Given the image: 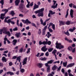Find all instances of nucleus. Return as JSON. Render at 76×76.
<instances>
[{
	"label": "nucleus",
	"mask_w": 76,
	"mask_h": 76,
	"mask_svg": "<svg viewBox=\"0 0 76 76\" xmlns=\"http://www.w3.org/2000/svg\"><path fill=\"white\" fill-rule=\"evenodd\" d=\"M57 53V50H54L52 52V53L55 56L56 55V53Z\"/></svg>",
	"instance_id": "32"
},
{
	"label": "nucleus",
	"mask_w": 76,
	"mask_h": 76,
	"mask_svg": "<svg viewBox=\"0 0 76 76\" xmlns=\"http://www.w3.org/2000/svg\"><path fill=\"white\" fill-rule=\"evenodd\" d=\"M39 8V6H38V5H37L36 4H35L34 7L33 9H34V10H35V9H38V8Z\"/></svg>",
	"instance_id": "18"
},
{
	"label": "nucleus",
	"mask_w": 76,
	"mask_h": 76,
	"mask_svg": "<svg viewBox=\"0 0 76 76\" xmlns=\"http://www.w3.org/2000/svg\"><path fill=\"white\" fill-rule=\"evenodd\" d=\"M47 26H45L44 28L43 29V32H45V31H46V29H47Z\"/></svg>",
	"instance_id": "31"
},
{
	"label": "nucleus",
	"mask_w": 76,
	"mask_h": 76,
	"mask_svg": "<svg viewBox=\"0 0 76 76\" xmlns=\"http://www.w3.org/2000/svg\"><path fill=\"white\" fill-rule=\"evenodd\" d=\"M68 57L70 60H72V59H73V57L72 56H68Z\"/></svg>",
	"instance_id": "46"
},
{
	"label": "nucleus",
	"mask_w": 76,
	"mask_h": 76,
	"mask_svg": "<svg viewBox=\"0 0 76 76\" xmlns=\"http://www.w3.org/2000/svg\"><path fill=\"white\" fill-rule=\"evenodd\" d=\"M54 61V60H51L50 61H49L48 62V64H52L53 62Z\"/></svg>",
	"instance_id": "28"
},
{
	"label": "nucleus",
	"mask_w": 76,
	"mask_h": 76,
	"mask_svg": "<svg viewBox=\"0 0 76 76\" xmlns=\"http://www.w3.org/2000/svg\"><path fill=\"white\" fill-rule=\"evenodd\" d=\"M9 10V8H8V10L7 9H4L2 10V12H5L4 13V14H1L0 17V18L1 19H2V20L4 19V18L5 14L7 13V12H8Z\"/></svg>",
	"instance_id": "2"
},
{
	"label": "nucleus",
	"mask_w": 76,
	"mask_h": 76,
	"mask_svg": "<svg viewBox=\"0 0 76 76\" xmlns=\"http://www.w3.org/2000/svg\"><path fill=\"white\" fill-rule=\"evenodd\" d=\"M67 61H66L65 62L63 63V65L64 67H66L67 66Z\"/></svg>",
	"instance_id": "29"
},
{
	"label": "nucleus",
	"mask_w": 76,
	"mask_h": 76,
	"mask_svg": "<svg viewBox=\"0 0 76 76\" xmlns=\"http://www.w3.org/2000/svg\"><path fill=\"white\" fill-rule=\"evenodd\" d=\"M46 47L47 46H44L42 48L41 50L44 52H45V51H47V48H46Z\"/></svg>",
	"instance_id": "7"
},
{
	"label": "nucleus",
	"mask_w": 76,
	"mask_h": 76,
	"mask_svg": "<svg viewBox=\"0 0 76 76\" xmlns=\"http://www.w3.org/2000/svg\"><path fill=\"white\" fill-rule=\"evenodd\" d=\"M22 63H21V62H20V65H19V67H20V70L21 69V67H22Z\"/></svg>",
	"instance_id": "49"
},
{
	"label": "nucleus",
	"mask_w": 76,
	"mask_h": 76,
	"mask_svg": "<svg viewBox=\"0 0 76 76\" xmlns=\"http://www.w3.org/2000/svg\"><path fill=\"white\" fill-rule=\"evenodd\" d=\"M75 50H76V48H74L72 50V53H75Z\"/></svg>",
	"instance_id": "45"
},
{
	"label": "nucleus",
	"mask_w": 76,
	"mask_h": 76,
	"mask_svg": "<svg viewBox=\"0 0 76 76\" xmlns=\"http://www.w3.org/2000/svg\"><path fill=\"white\" fill-rule=\"evenodd\" d=\"M47 58L44 57L43 58V61H45L46 60H47Z\"/></svg>",
	"instance_id": "57"
},
{
	"label": "nucleus",
	"mask_w": 76,
	"mask_h": 76,
	"mask_svg": "<svg viewBox=\"0 0 76 76\" xmlns=\"http://www.w3.org/2000/svg\"><path fill=\"white\" fill-rule=\"evenodd\" d=\"M22 21L24 23H29V24H31V21H29V20L28 19H26L25 20H23Z\"/></svg>",
	"instance_id": "5"
},
{
	"label": "nucleus",
	"mask_w": 76,
	"mask_h": 76,
	"mask_svg": "<svg viewBox=\"0 0 76 76\" xmlns=\"http://www.w3.org/2000/svg\"><path fill=\"white\" fill-rule=\"evenodd\" d=\"M7 29L6 28H4L2 29H1L0 31V34L1 35L2 34V32H3V34H8V35L9 37H10V31H7Z\"/></svg>",
	"instance_id": "1"
},
{
	"label": "nucleus",
	"mask_w": 76,
	"mask_h": 76,
	"mask_svg": "<svg viewBox=\"0 0 76 76\" xmlns=\"http://www.w3.org/2000/svg\"><path fill=\"white\" fill-rule=\"evenodd\" d=\"M50 67H48L47 68V72L48 73H49L50 71Z\"/></svg>",
	"instance_id": "35"
},
{
	"label": "nucleus",
	"mask_w": 76,
	"mask_h": 76,
	"mask_svg": "<svg viewBox=\"0 0 76 76\" xmlns=\"http://www.w3.org/2000/svg\"><path fill=\"white\" fill-rule=\"evenodd\" d=\"M42 25H43V26H45L46 25V22H45L44 23H42Z\"/></svg>",
	"instance_id": "58"
},
{
	"label": "nucleus",
	"mask_w": 76,
	"mask_h": 76,
	"mask_svg": "<svg viewBox=\"0 0 76 76\" xmlns=\"http://www.w3.org/2000/svg\"><path fill=\"white\" fill-rule=\"evenodd\" d=\"M45 55L47 56H48L49 55V54L48 53V52H47V53H45Z\"/></svg>",
	"instance_id": "56"
},
{
	"label": "nucleus",
	"mask_w": 76,
	"mask_h": 76,
	"mask_svg": "<svg viewBox=\"0 0 76 76\" xmlns=\"http://www.w3.org/2000/svg\"><path fill=\"white\" fill-rule=\"evenodd\" d=\"M48 63L45 64V66H46V67H50V66L49 65H48Z\"/></svg>",
	"instance_id": "53"
},
{
	"label": "nucleus",
	"mask_w": 76,
	"mask_h": 76,
	"mask_svg": "<svg viewBox=\"0 0 76 76\" xmlns=\"http://www.w3.org/2000/svg\"><path fill=\"white\" fill-rule=\"evenodd\" d=\"M53 64H56V63H60V61H55L53 63Z\"/></svg>",
	"instance_id": "51"
},
{
	"label": "nucleus",
	"mask_w": 76,
	"mask_h": 76,
	"mask_svg": "<svg viewBox=\"0 0 76 76\" xmlns=\"http://www.w3.org/2000/svg\"><path fill=\"white\" fill-rule=\"evenodd\" d=\"M44 16V14H43V12H39V14H38V16L39 17H43V16Z\"/></svg>",
	"instance_id": "16"
},
{
	"label": "nucleus",
	"mask_w": 76,
	"mask_h": 76,
	"mask_svg": "<svg viewBox=\"0 0 76 76\" xmlns=\"http://www.w3.org/2000/svg\"><path fill=\"white\" fill-rule=\"evenodd\" d=\"M58 67L56 65H54V66L52 67V69L53 71H54L56 69H57Z\"/></svg>",
	"instance_id": "15"
},
{
	"label": "nucleus",
	"mask_w": 76,
	"mask_h": 76,
	"mask_svg": "<svg viewBox=\"0 0 76 76\" xmlns=\"http://www.w3.org/2000/svg\"><path fill=\"white\" fill-rule=\"evenodd\" d=\"M52 28L53 29V30H55V24H53L52 25Z\"/></svg>",
	"instance_id": "39"
},
{
	"label": "nucleus",
	"mask_w": 76,
	"mask_h": 76,
	"mask_svg": "<svg viewBox=\"0 0 76 76\" xmlns=\"http://www.w3.org/2000/svg\"><path fill=\"white\" fill-rule=\"evenodd\" d=\"M20 58H21V56H20L18 57H17V61L15 63V64H16L17 63V61L18 60L19 62L20 61Z\"/></svg>",
	"instance_id": "14"
},
{
	"label": "nucleus",
	"mask_w": 76,
	"mask_h": 76,
	"mask_svg": "<svg viewBox=\"0 0 76 76\" xmlns=\"http://www.w3.org/2000/svg\"><path fill=\"white\" fill-rule=\"evenodd\" d=\"M10 15H11L12 16H13L14 15H15V12H13V11H12L10 13Z\"/></svg>",
	"instance_id": "26"
},
{
	"label": "nucleus",
	"mask_w": 76,
	"mask_h": 76,
	"mask_svg": "<svg viewBox=\"0 0 76 76\" xmlns=\"http://www.w3.org/2000/svg\"><path fill=\"white\" fill-rule=\"evenodd\" d=\"M73 10L71 9L70 11V16H71L72 18H73Z\"/></svg>",
	"instance_id": "9"
},
{
	"label": "nucleus",
	"mask_w": 76,
	"mask_h": 76,
	"mask_svg": "<svg viewBox=\"0 0 76 76\" xmlns=\"http://www.w3.org/2000/svg\"><path fill=\"white\" fill-rule=\"evenodd\" d=\"M23 51V48H21L19 50V53H22Z\"/></svg>",
	"instance_id": "42"
},
{
	"label": "nucleus",
	"mask_w": 76,
	"mask_h": 76,
	"mask_svg": "<svg viewBox=\"0 0 76 76\" xmlns=\"http://www.w3.org/2000/svg\"><path fill=\"white\" fill-rule=\"evenodd\" d=\"M44 53H41V54L39 55V57H41L42 56H44Z\"/></svg>",
	"instance_id": "63"
},
{
	"label": "nucleus",
	"mask_w": 76,
	"mask_h": 76,
	"mask_svg": "<svg viewBox=\"0 0 76 76\" xmlns=\"http://www.w3.org/2000/svg\"><path fill=\"white\" fill-rule=\"evenodd\" d=\"M68 15H69V12H68V10L67 11L66 14L65 15L66 18H67V16H68Z\"/></svg>",
	"instance_id": "41"
},
{
	"label": "nucleus",
	"mask_w": 76,
	"mask_h": 76,
	"mask_svg": "<svg viewBox=\"0 0 76 76\" xmlns=\"http://www.w3.org/2000/svg\"><path fill=\"white\" fill-rule=\"evenodd\" d=\"M41 29H39L38 31V34L39 35H41Z\"/></svg>",
	"instance_id": "44"
},
{
	"label": "nucleus",
	"mask_w": 76,
	"mask_h": 76,
	"mask_svg": "<svg viewBox=\"0 0 76 76\" xmlns=\"http://www.w3.org/2000/svg\"><path fill=\"white\" fill-rule=\"evenodd\" d=\"M46 43V42H45V41H43L42 42L41 41H39V45H42V44H43L44 45H45V44Z\"/></svg>",
	"instance_id": "10"
},
{
	"label": "nucleus",
	"mask_w": 76,
	"mask_h": 76,
	"mask_svg": "<svg viewBox=\"0 0 76 76\" xmlns=\"http://www.w3.org/2000/svg\"><path fill=\"white\" fill-rule=\"evenodd\" d=\"M34 13L37 14V13H40V12H39V10H37V11H35L34 12Z\"/></svg>",
	"instance_id": "55"
},
{
	"label": "nucleus",
	"mask_w": 76,
	"mask_h": 76,
	"mask_svg": "<svg viewBox=\"0 0 76 76\" xmlns=\"http://www.w3.org/2000/svg\"><path fill=\"white\" fill-rule=\"evenodd\" d=\"M30 4H28L26 5V7L27 8H29L30 7Z\"/></svg>",
	"instance_id": "47"
},
{
	"label": "nucleus",
	"mask_w": 76,
	"mask_h": 76,
	"mask_svg": "<svg viewBox=\"0 0 76 76\" xmlns=\"http://www.w3.org/2000/svg\"><path fill=\"white\" fill-rule=\"evenodd\" d=\"M24 72H25V69H20V72H21V73H23Z\"/></svg>",
	"instance_id": "38"
},
{
	"label": "nucleus",
	"mask_w": 76,
	"mask_h": 76,
	"mask_svg": "<svg viewBox=\"0 0 76 76\" xmlns=\"http://www.w3.org/2000/svg\"><path fill=\"white\" fill-rule=\"evenodd\" d=\"M75 65V63H73L72 64H68L67 66V68H69V67H72V66H73Z\"/></svg>",
	"instance_id": "11"
},
{
	"label": "nucleus",
	"mask_w": 76,
	"mask_h": 76,
	"mask_svg": "<svg viewBox=\"0 0 76 76\" xmlns=\"http://www.w3.org/2000/svg\"><path fill=\"white\" fill-rule=\"evenodd\" d=\"M45 42H46V44H45V45H47V44H48V45H51V42L50 41H45Z\"/></svg>",
	"instance_id": "19"
},
{
	"label": "nucleus",
	"mask_w": 76,
	"mask_h": 76,
	"mask_svg": "<svg viewBox=\"0 0 76 76\" xmlns=\"http://www.w3.org/2000/svg\"><path fill=\"white\" fill-rule=\"evenodd\" d=\"M40 21L41 23V24H42V23H43V20L42 19H40Z\"/></svg>",
	"instance_id": "62"
},
{
	"label": "nucleus",
	"mask_w": 76,
	"mask_h": 76,
	"mask_svg": "<svg viewBox=\"0 0 76 76\" xmlns=\"http://www.w3.org/2000/svg\"><path fill=\"white\" fill-rule=\"evenodd\" d=\"M16 42H17V40L16 39H14L12 41V43L14 45H16Z\"/></svg>",
	"instance_id": "20"
},
{
	"label": "nucleus",
	"mask_w": 76,
	"mask_h": 76,
	"mask_svg": "<svg viewBox=\"0 0 76 76\" xmlns=\"http://www.w3.org/2000/svg\"><path fill=\"white\" fill-rule=\"evenodd\" d=\"M19 3H20V0H16L15 1L16 6H18Z\"/></svg>",
	"instance_id": "12"
},
{
	"label": "nucleus",
	"mask_w": 76,
	"mask_h": 76,
	"mask_svg": "<svg viewBox=\"0 0 76 76\" xmlns=\"http://www.w3.org/2000/svg\"><path fill=\"white\" fill-rule=\"evenodd\" d=\"M39 12L42 13V12H43V11L44 10V8H42L40 9H39Z\"/></svg>",
	"instance_id": "25"
},
{
	"label": "nucleus",
	"mask_w": 76,
	"mask_h": 76,
	"mask_svg": "<svg viewBox=\"0 0 76 76\" xmlns=\"http://www.w3.org/2000/svg\"><path fill=\"white\" fill-rule=\"evenodd\" d=\"M49 32L51 33L53 32V30L52 29H51V28H49Z\"/></svg>",
	"instance_id": "50"
},
{
	"label": "nucleus",
	"mask_w": 76,
	"mask_h": 76,
	"mask_svg": "<svg viewBox=\"0 0 76 76\" xmlns=\"http://www.w3.org/2000/svg\"><path fill=\"white\" fill-rule=\"evenodd\" d=\"M34 5L33 2H32L30 4V6L31 7H32V6Z\"/></svg>",
	"instance_id": "59"
},
{
	"label": "nucleus",
	"mask_w": 76,
	"mask_h": 76,
	"mask_svg": "<svg viewBox=\"0 0 76 76\" xmlns=\"http://www.w3.org/2000/svg\"><path fill=\"white\" fill-rule=\"evenodd\" d=\"M64 34L68 36H69V35H70V34L69 32V31H67L66 32H64Z\"/></svg>",
	"instance_id": "30"
},
{
	"label": "nucleus",
	"mask_w": 76,
	"mask_h": 76,
	"mask_svg": "<svg viewBox=\"0 0 76 76\" xmlns=\"http://www.w3.org/2000/svg\"><path fill=\"white\" fill-rule=\"evenodd\" d=\"M28 12H29V10H24L22 11V12L24 14H26V13H27Z\"/></svg>",
	"instance_id": "21"
},
{
	"label": "nucleus",
	"mask_w": 76,
	"mask_h": 76,
	"mask_svg": "<svg viewBox=\"0 0 76 76\" xmlns=\"http://www.w3.org/2000/svg\"><path fill=\"white\" fill-rule=\"evenodd\" d=\"M30 50H31V48H28L27 49V51L26 52L27 54H28L29 53H30L31 51Z\"/></svg>",
	"instance_id": "33"
},
{
	"label": "nucleus",
	"mask_w": 76,
	"mask_h": 76,
	"mask_svg": "<svg viewBox=\"0 0 76 76\" xmlns=\"http://www.w3.org/2000/svg\"><path fill=\"white\" fill-rule=\"evenodd\" d=\"M56 48L57 49H59V50H61L63 48H64V45H61V43H58L56 42Z\"/></svg>",
	"instance_id": "3"
},
{
	"label": "nucleus",
	"mask_w": 76,
	"mask_h": 76,
	"mask_svg": "<svg viewBox=\"0 0 76 76\" xmlns=\"http://www.w3.org/2000/svg\"><path fill=\"white\" fill-rule=\"evenodd\" d=\"M18 27H16L14 28L13 29V31H18Z\"/></svg>",
	"instance_id": "43"
},
{
	"label": "nucleus",
	"mask_w": 76,
	"mask_h": 76,
	"mask_svg": "<svg viewBox=\"0 0 76 76\" xmlns=\"http://www.w3.org/2000/svg\"><path fill=\"white\" fill-rule=\"evenodd\" d=\"M40 54V53H38L35 56H36V57H38Z\"/></svg>",
	"instance_id": "54"
},
{
	"label": "nucleus",
	"mask_w": 76,
	"mask_h": 76,
	"mask_svg": "<svg viewBox=\"0 0 76 76\" xmlns=\"http://www.w3.org/2000/svg\"><path fill=\"white\" fill-rule=\"evenodd\" d=\"M68 50L69 51H72V48L71 46H69L68 48Z\"/></svg>",
	"instance_id": "36"
},
{
	"label": "nucleus",
	"mask_w": 76,
	"mask_h": 76,
	"mask_svg": "<svg viewBox=\"0 0 76 76\" xmlns=\"http://www.w3.org/2000/svg\"><path fill=\"white\" fill-rule=\"evenodd\" d=\"M32 26H34V27H35V28H37V26L35 25V24L34 23H31Z\"/></svg>",
	"instance_id": "52"
},
{
	"label": "nucleus",
	"mask_w": 76,
	"mask_h": 76,
	"mask_svg": "<svg viewBox=\"0 0 76 76\" xmlns=\"http://www.w3.org/2000/svg\"><path fill=\"white\" fill-rule=\"evenodd\" d=\"M19 17H22V18L24 16L23 14H20L19 15Z\"/></svg>",
	"instance_id": "48"
},
{
	"label": "nucleus",
	"mask_w": 76,
	"mask_h": 76,
	"mask_svg": "<svg viewBox=\"0 0 76 76\" xmlns=\"http://www.w3.org/2000/svg\"><path fill=\"white\" fill-rule=\"evenodd\" d=\"M11 20L10 19H8V20L7 21V23H10V22H11Z\"/></svg>",
	"instance_id": "60"
},
{
	"label": "nucleus",
	"mask_w": 76,
	"mask_h": 76,
	"mask_svg": "<svg viewBox=\"0 0 76 76\" xmlns=\"http://www.w3.org/2000/svg\"><path fill=\"white\" fill-rule=\"evenodd\" d=\"M47 76H53V75L51 73H50Z\"/></svg>",
	"instance_id": "64"
},
{
	"label": "nucleus",
	"mask_w": 76,
	"mask_h": 76,
	"mask_svg": "<svg viewBox=\"0 0 76 76\" xmlns=\"http://www.w3.org/2000/svg\"><path fill=\"white\" fill-rule=\"evenodd\" d=\"M76 29V28L75 27H74L72 29V28H70L69 31H70V32H74V31Z\"/></svg>",
	"instance_id": "13"
},
{
	"label": "nucleus",
	"mask_w": 76,
	"mask_h": 76,
	"mask_svg": "<svg viewBox=\"0 0 76 76\" xmlns=\"http://www.w3.org/2000/svg\"><path fill=\"white\" fill-rule=\"evenodd\" d=\"M51 15H54L55 14V12H53V11L50 10L49 11Z\"/></svg>",
	"instance_id": "34"
},
{
	"label": "nucleus",
	"mask_w": 76,
	"mask_h": 76,
	"mask_svg": "<svg viewBox=\"0 0 76 76\" xmlns=\"http://www.w3.org/2000/svg\"><path fill=\"white\" fill-rule=\"evenodd\" d=\"M53 50V48H50L48 49L49 52H51Z\"/></svg>",
	"instance_id": "40"
},
{
	"label": "nucleus",
	"mask_w": 76,
	"mask_h": 76,
	"mask_svg": "<svg viewBox=\"0 0 76 76\" xmlns=\"http://www.w3.org/2000/svg\"><path fill=\"white\" fill-rule=\"evenodd\" d=\"M0 3H1V8H3V5L4 4V0H1V1H0Z\"/></svg>",
	"instance_id": "23"
},
{
	"label": "nucleus",
	"mask_w": 76,
	"mask_h": 76,
	"mask_svg": "<svg viewBox=\"0 0 76 76\" xmlns=\"http://www.w3.org/2000/svg\"><path fill=\"white\" fill-rule=\"evenodd\" d=\"M7 75H9V74H10V75H14V73H13V72H8L7 73Z\"/></svg>",
	"instance_id": "24"
},
{
	"label": "nucleus",
	"mask_w": 76,
	"mask_h": 76,
	"mask_svg": "<svg viewBox=\"0 0 76 76\" xmlns=\"http://www.w3.org/2000/svg\"><path fill=\"white\" fill-rule=\"evenodd\" d=\"M28 60V58L26 57L24 58L23 61V65H25L27 63V60Z\"/></svg>",
	"instance_id": "6"
},
{
	"label": "nucleus",
	"mask_w": 76,
	"mask_h": 76,
	"mask_svg": "<svg viewBox=\"0 0 76 76\" xmlns=\"http://www.w3.org/2000/svg\"><path fill=\"white\" fill-rule=\"evenodd\" d=\"M2 60L3 61H4V62H6V61H7V60L4 57H2Z\"/></svg>",
	"instance_id": "27"
},
{
	"label": "nucleus",
	"mask_w": 76,
	"mask_h": 76,
	"mask_svg": "<svg viewBox=\"0 0 76 76\" xmlns=\"http://www.w3.org/2000/svg\"><path fill=\"white\" fill-rule=\"evenodd\" d=\"M59 22L60 26H61V25H65V21L59 20Z\"/></svg>",
	"instance_id": "8"
},
{
	"label": "nucleus",
	"mask_w": 76,
	"mask_h": 76,
	"mask_svg": "<svg viewBox=\"0 0 76 76\" xmlns=\"http://www.w3.org/2000/svg\"><path fill=\"white\" fill-rule=\"evenodd\" d=\"M20 35V32L16 33L15 34V36L17 38H19Z\"/></svg>",
	"instance_id": "17"
},
{
	"label": "nucleus",
	"mask_w": 76,
	"mask_h": 76,
	"mask_svg": "<svg viewBox=\"0 0 76 76\" xmlns=\"http://www.w3.org/2000/svg\"><path fill=\"white\" fill-rule=\"evenodd\" d=\"M69 6L70 7H72V6H73V4L71 3L69 4Z\"/></svg>",
	"instance_id": "61"
},
{
	"label": "nucleus",
	"mask_w": 76,
	"mask_h": 76,
	"mask_svg": "<svg viewBox=\"0 0 76 76\" xmlns=\"http://www.w3.org/2000/svg\"><path fill=\"white\" fill-rule=\"evenodd\" d=\"M66 25H69L70 24V21H68L66 23Z\"/></svg>",
	"instance_id": "37"
},
{
	"label": "nucleus",
	"mask_w": 76,
	"mask_h": 76,
	"mask_svg": "<svg viewBox=\"0 0 76 76\" xmlns=\"http://www.w3.org/2000/svg\"><path fill=\"white\" fill-rule=\"evenodd\" d=\"M53 2H54L53 5L51 7L52 8H53V9H54L55 8H57V6H58V4L56 3V2H57V1H56L53 0ZM55 4H56L55 6Z\"/></svg>",
	"instance_id": "4"
},
{
	"label": "nucleus",
	"mask_w": 76,
	"mask_h": 76,
	"mask_svg": "<svg viewBox=\"0 0 76 76\" xmlns=\"http://www.w3.org/2000/svg\"><path fill=\"white\" fill-rule=\"evenodd\" d=\"M37 66L39 68H41V67H42V66H43V64H37Z\"/></svg>",
	"instance_id": "22"
}]
</instances>
